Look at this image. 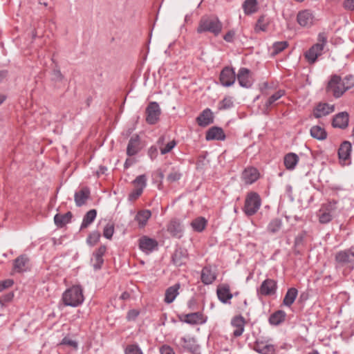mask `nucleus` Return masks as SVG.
I'll use <instances>...</instances> for the list:
<instances>
[{
    "mask_svg": "<svg viewBox=\"0 0 354 354\" xmlns=\"http://www.w3.org/2000/svg\"><path fill=\"white\" fill-rule=\"evenodd\" d=\"M354 86V76L346 75L344 79L337 75H331L326 87V92L339 98L343 94Z\"/></svg>",
    "mask_w": 354,
    "mask_h": 354,
    "instance_id": "1",
    "label": "nucleus"
},
{
    "mask_svg": "<svg viewBox=\"0 0 354 354\" xmlns=\"http://www.w3.org/2000/svg\"><path fill=\"white\" fill-rule=\"evenodd\" d=\"M223 24L215 15H204L199 20L196 29L198 33H212L218 36L222 31Z\"/></svg>",
    "mask_w": 354,
    "mask_h": 354,
    "instance_id": "2",
    "label": "nucleus"
},
{
    "mask_svg": "<svg viewBox=\"0 0 354 354\" xmlns=\"http://www.w3.org/2000/svg\"><path fill=\"white\" fill-rule=\"evenodd\" d=\"M62 300L66 306L77 307L84 301L82 288L79 285L73 286L62 294Z\"/></svg>",
    "mask_w": 354,
    "mask_h": 354,
    "instance_id": "3",
    "label": "nucleus"
},
{
    "mask_svg": "<svg viewBox=\"0 0 354 354\" xmlns=\"http://www.w3.org/2000/svg\"><path fill=\"white\" fill-rule=\"evenodd\" d=\"M327 35L325 32H320L317 37L318 42L313 45L304 53V57L309 64H313L324 52V47L327 44Z\"/></svg>",
    "mask_w": 354,
    "mask_h": 354,
    "instance_id": "4",
    "label": "nucleus"
},
{
    "mask_svg": "<svg viewBox=\"0 0 354 354\" xmlns=\"http://www.w3.org/2000/svg\"><path fill=\"white\" fill-rule=\"evenodd\" d=\"M261 205V200L259 194L254 192H249L245 200L243 212L247 216H252L258 212Z\"/></svg>",
    "mask_w": 354,
    "mask_h": 354,
    "instance_id": "5",
    "label": "nucleus"
},
{
    "mask_svg": "<svg viewBox=\"0 0 354 354\" xmlns=\"http://www.w3.org/2000/svg\"><path fill=\"white\" fill-rule=\"evenodd\" d=\"M335 266L336 269L344 266H348L353 269L354 268V252L350 249L337 252L335 254Z\"/></svg>",
    "mask_w": 354,
    "mask_h": 354,
    "instance_id": "6",
    "label": "nucleus"
},
{
    "mask_svg": "<svg viewBox=\"0 0 354 354\" xmlns=\"http://www.w3.org/2000/svg\"><path fill=\"white\" fill-rule=\"evenodd\" d=\"M180 322L189 325H201L207 322V317L201 312H196L178 315Z\"/></svg>",
    "mask_w": 354,
    "mask_h": 354,
    "instance_id": "7",
    "label": "nucleus"
},
{
    "mask_svg": "<svg viewBox=\"0 0 354 354\" xmlns=\"http://www.w3.org/2000/svg\"><path fill=\"white\" fill-rule=\"evenodd\" d=\"M161 114V109L156 102H151L146 108V122L149 124H155L158 122Z\"/></svg>",
    "mask_w": 354,
    "mask_h": 354,
    "instance_id": "8",
    "label": "nucleus"
},
{
    "mask_svg": "<svg viewBox=\"0 0 354 354\" xmlns=\"http://www.w3.org/2000/svg\"><path fill=\"white\" fill-rule=\"evenodd\" d=\"M336 209V202L330 201L322 205L319 211V221L322 224H326L333 219L332 212Z\"/></svg>",
    "mask_w": 354,
    "mask_h": 354,
    "instance_id": "9",
    "label": "nucleus"
},
{
    "mask_svg": "<svg viewBox=\"0 0 354 354\" xmlns=\"http://www.w3.org/2000/svg\"><path fill=\"white\" fill-rule=\"evenodd\" d=\"M277 289V281L272 279H266L257 289V294L261 296H271L276 293Z\"/></svg>",
    "mask_w": 354,
    "mask_h": 354,
    "instance_id": "10",
    "label": "nucleus"
},
{
    "mask_svg": "<svg viewBox=\"0 0 354 354\" xmlns=\"http://www.w3.org/2000/svg\"><path fill=\"white\" fill-rule=\"evenodd\" d=\"M219 80L223 86L229 87L232 86L236 81V73L232 68L224 67L220 73Z\"/></svg>",
    "mask_w": 354,
    "mask_h": 354,
    "instance_id": "11",
    "label": "nucleus"
},
{
    "mask_svg": "<svg viewBox=\"0 0 354 354\" xmlns=\"http://www.w3.org/2000/svg\"><path fill=\"white\" fill-rule=\"evenodd\" d=\"M253 349L260 354H275V346L268 340L257 339L253 346Z\"/></svg>",
    "mask_w": 354,
    "mask_h": 354,
    "instance_id": "12",
    "label": "nucleus"
},
{
    "mask_svg": "<svg viewBox=\"0 0 354 354\" xmlns=\"http://www.w3.org/2000/svg\"><path fill=\"white\" fill-rule=\"evenodd\" d=\"M297 21L303 28H310L314 24L315 16L311 10H303L297 13Z\"/></svg>",
    "mask_w": 354,
    "mask_h": 354,
    "instance_id": "13",
    "label": "nucleus"
},
{
    "mask_svg": "<svg viewBox=\"0 0 354 354\" xmlns=\"http://www.w3.org/2000/svg\"><path fill=\"white\" fill-rule=\"evenodd\" d=\"M239 85L243 88H250L253 84V80L251 76L250 71L246 68H241L238 74L236 75Z\"/></svg>",
    "mask_w": 354,
    "mask_h": 354,
    "instance_id": "14",
    "label": "nucleus"
},
{
    "mask_svg": "<svg viewBox=\"0 0 354 354\" xmlns=\"http://www.w3.org/2000/svg\"><path fill=\"white\" fill-rule=\"evenodd\" d=\"M349 115L346 111L338 113L333 116L332 126L334 128L345 129L348 126Z\"/></svg>",
    "mask_w": 354,
    "mask_h": 354,
    "instance_id": "15",
    "label": "nucleus"
},
{
    "mask_svg": "<svg viewBox=\"0 0 354 354\" xmlns=\"http://www.w3.org/2000/svg\"><path fill=\"white\" fill-rule=\"evenodd\" d=\"M334 111V104L320 102L313 109V115L316 118H320L333 113Z\"/></svg>",
    "mask_w": 354,
    "mask_h": 354,
    "instance_id": "16",
    "label": "nucleus"
},
{
    "mask_svg": "<svg viewBox=\"0 0 354 354\" xmlns=\"http://www.w3.org/2000/svg\"><path fill=\"white\" fill-rule=\"evenodd\" d=\"M158 247V242L156 239L149 238L146 236L139 239V248L146 254H149Z\"/></svg>",
    "mask_w": 354,
    "mask_h": 354,
    "instance_id": "17",
    "label": "nucleus"
},
{
    "mask_svg": "<svg viewBox=\"0 0 354 354\" xmlns=\"http://www.w3.org/2000/svg\"><path fill=\"white\" fill-rule=\"evenodd\" d=\"M216 294L220 301L223 304L230 303L233 295L230 292V288L228 284H221L217 287Z\"/></svg>",
    "mask_w": 354,
    "mask_h": 354,
    "instance_id": "18",
    "label": "nucleus"
},
{
    "mask_svg": "<svg viewBox=\"0 0 354 354\" xmlns=\"http://www.w3.org/2000/svg\"><path fill=\"white\" fill-rule=\"evenodd\" d=\"M188 259V252L185 248H177L172 255V261L178 267L185 265Z\"/></svg>",
    "mask_w": 354,
    "mask_h": 354,
    "instance_id": "19",
    "label": "nucleus"
},
{
    "mask_svg": "<svg viewBox=\"0 0 354 354\" xmlns=\"http://www.w3.org/2000/svg\"><path fill=\"white\" fill-rule=\"evenodd\" d=\"M259 178V173L254 167L245 169L242 173L241 178L247 185H251L256 182Z\"/></svg>",
    "mask_w": 354,
    "mask_h": 354,
    "instance_id": "20",
    "label": "nucleus"
},
{
    "mask_svg": "<svg viewBox=\"0 0 354 354\" xmlns=\"http://www.w3.org/2000/svg\"><path fill=\"white\" fill-rule=\"evenodd\" d=\"M245 321V319L239 315L234 317L232 321L231 324L234 328L233 330V336L235 337H240L244 332Z\"/></svg>",
    "mask_w": 354,
    "mask_h": 354,
    "instance_id": "21",
    "label": "nucleus"
},
{
    "mask_svg": "<svg viewBox=\"0 0 354 354\" xmlns=\"http://www.w3.org/2000/svg\"><path fill=\"white\" fill-rule=\"evenodd\" d=\"M197 123L201 127H206L214 122L213 113L209 109H205L196 118Z\"/></svg>",
    "mask_w": 354,
    "mask_h": 354,
    "instance_id": "22",
    "label": "nucleus"
},
{
    "mask_svg": "<svg viewBox=\"0 0 354 354\" xmlns=\"http://www.w3.org/2000/svg\"><path fill=\"white\" fill-rule=\"evenodd\" d=\"M205 138L207 140H224L225 134L222 128L213 127L207 131Z\"/></svg>",
    "mask_w": 354,
    "mask_h": 354,
    "instance_id": "23",
    "label": "nucleus"
},
{
    "mask_svg": "<svg viewBox=\"0 0 354 354\" xmlns=\"http://www.w3.org/2000/svg\"><path fill=\"white\" fill-rule=\"evenodd\" d=\"M140 150V138L138 135H135L129 141L127 147V154L129 156H133L137 154Z\"/></svg>",
    "mask_w": 354,
    "mask_h": 354,
    "instance_id": "24",
    "label": "nucleus"
},
{
    "mask_svg": "<svg viewBox=\"0 0 354 354\" xmlns=\"http://www.w3.org/2000/svg\"><path fill=\"white\" fill-rule=\"evenodd\" d=\"M90 197V190L88 187H83L75 193L74 199L77 207L84 205Z\"/></svg>",
    "mask_w": 354,
    "mask_h": 354,
    "instance_id": "25",
    "label": "nucleus"
},
{
    "mask_svg": "<svg viewBox=\"0 0 354 354\" xmlns=\"http://www.w3.org/2000/svg\"><path fill=\"white\" fill-rule=\"evenodd\" d=\"M167 231L173 236L180 238L183 235V228L179 221L173 219L167 225Z\"/></svg>",
    "mask_w": 354,
    "mask_h": 354,
    "instance_id": "26",
    "label": "nucleus"
},
{
    "mask_svg": "<svg viewBox=\"0 0 354 354\" xmlns=\"http://www.w3.org/2000/svg\"><path fill=\"white\" fill-rule=\"evenodd\" d=\"M201 281L205 285L212 284L216 279V274L209 266H205L201 271Z\"/></svg>",
    "mask_w": 354,
    "mask_h": 354,
    "instance_id": "27",
    "label": "nucleus"
},
{
    "mask_svg": "<svg viewBox=\"0 0 354 354\" xmlns=\"http://www.w3.org/2000/svg\"><path fill=\"white\" fill-rule=\"evenodd\" d=\"M351 144L348 141L343 142L338 150L339 158L341 160H346L349 159L351 152Z\"/></svg>",
    "mask_w": 354,
    "mask_h": 354,
    "instance_id": "28",
    "label": "nucleus"
},
{
    "mask_svg": "<svg viewBox=\"0 0 354 354\" xmlns=\"http://www.w3.org/2000/svg\"><path fill=\"white\" fill-rule=\"evenodd\" d=\"M106 251V247L105 245H101L98 249L93 253L95 263L93 267L97 270L101 268L103 263V256Z\"/></svg>",
    "mask_w": 354,
    "mask_h": 354,
    "instance_id": "29",
    "label": "nucleus"
},
{
    "mask_svg": "<svg viewBox=\"0 0 354 354\" xmlns=\"http://www.w3.org/2000/svg\"><path fill=\"white\" fill-rule=\"evenodd\" d=\"M165 140V137L164 136H162L158 138L157 141V144L159 146L160 153L162 155H165L166 153H169L176 145V142L174 140H173L169 142L165 146H163Z\"/></svg>",
    "mask_w": 354,
    "mask_h": 354,
    "instance_id": "30",
    "label": "nucleus"
},
{
    "mask_svg": "<svg viewBox=\"0 0 354 354\" xmlns=\"http://www.w3.org/2000/svg\"><path fill=\"white\" fill-rule=\"evenodd\" d=\"M299 162V156L295 153H289L284 157L283 162L286 168L293 170Z\"/></svg>",
    "mask_w": 354,
    "mask_h": 354,
    "instance_id": "31",
    "label": "nucleus"
},
{
    "mask_svg": "<svg viewBox=\"0 0 354 354\" xmlns=\"http://www.w3.org/2000/svg\"><path fill=\"white\" fill-rule=\"evenodd\" d=\"M242 8L246 15H250L258 10L257 0H245L242 4Z\"/></svg>",
    "mask_w": 354,
    "mask_h": 354,
    "instance_id": "32",
    "label": "nucleus"
},
{
    "mask_svg": "<svg viewBox=\"0 0 354 354\" xmlns=\"http://www.w3.org/2000/svg\"><path fill=\"white\" fill-rule=\"evenodd\" d=\"M28 258L26 255H21L14 261V269L16 272H21L27 269Z\"/></svg>",
    "mask_w": 354,
    "mask_h": 354,
    "instance_id": "33",
    "label": "nucleus"
},
{
    "mask_svg": "<svg viewBox=\"0 0 354 354\" xmlns=\"http://www.w3.org/2000/svg\"><path fill=\"white\" fill-rule=\"evenodd\" d=\"M151 216L150 210L144 209L138 212L135 217V220L138 223L140 227H144L148 220Z\"/></svg>",
    "mask_w": 354,
    "mask_h": 354,
    "instance_id": "34",
    "label": "nucleus"
},
{
    "mask_svg": "<svg viewBox=\"0 0 354 354\" xmlns=\"http://www.w3.org/2000/svg\"><path fill=\"white\" fill-rule=\"evenodd\" d=\"M310 133L313 138L319 140H324L327 138V133L324 128L318 125L312 127Z\"/></svg>",
    "mask_w": 354,
    "mask_h": 354,
    "instance_id": "35",
    "label": "nucleus"
},
{
    "mask_svg": "<svg viewBox=\"0 0 354 354\" xmlns=\"http://www.w3.org/2000/svg\"><path fill=\"white\" fill-rule=\"evenodd\" d=\"M72 218V213L71 212H68L64 214H57L54 216V221L57 226L63 227L66 224L68 223Z\"/></svg>",
    "mask_w": 354,
    "mask_h": 354,
    "instance_id": "36",
    "label": "nucleus"
},
{
    "mask_svg": "<svg viewBox=\"0 0 354 354\" xmlns=\"http://www.w3.org/2000/svg\"><path fill=\"white\" fill-rule=\"evenodd\" d=\"M297 294H298V291L296 288H289L287 290L286 294L283 298V304L285 306L290 307L295 301Z\"/></svg>",
    "mask_w": 354,
    "mask_h": 354,
    "instance_id": "37",
    "label": "nucleus"
},
{
    "mask_svg": "<svg viewBox=\"0 0 354 354\" xmlns=\"http://www.w3.org/2000/svg\"><path fill=\"white\" fill-rule=\"evenodd\" d=\"M179 288V285H175L168 288L165 292V301L167 304H171L174 301L176 297H177L178 292V290Z\"/></svg>",
    "mask_w": 354,
    "mask_h": 354,
    "instance_id": "38",
    "label": "nucleus"
},
{
    "mask_svg": "<svg viewBox=\"0 0 354 354\" xmlns=\"http://www.w3.org/2000/svg\"><path fill=\"white\" fill-rule=\"evenodd\" d=\"M97 216V212L93 209L86 212L84 216L82 223L81 224L80 229L86 228L91 223H92L95 219Z\"/></svg>",
    "mask_w": 354,
    "mask_h": 354,
    "instance_id": "39",
    "label": "nucleus"
},
{
    "mask_svg": "<svg viewBox=\"0 0 354 354\" xmlns=\"http://www.w3.org/2000/svg\"><path fill=\"white\" fill-rule=\"evenodd\" d=\"M286 314L283 310H277L272 314L269 318V322L272 325H279L282 323L286 318Z\"/></svg>",
    "mask_w": 354,
    "mask_h": 354,
    "instance_id": "40",
    "label": "nucleus"
},
{
    "mask_svg": "<svg viewBox=\"0 0 354 354\" xmlns=\"http://www.w3.org/2000/svg\"><path fill=\"white\" fill-rule=\"evenodd\" d=\"M206 225L207 220L202 216L195 218L191 223V226L192 227L194 230L198 232H201L202 231H203Z\"/></svg>",
    "mask_w": 354,
    "mask_h": 354,
    "instance_id": "41",
    "label": "nucleus"
},
{
    "mask_svg": "<svg viewBox=\"0 0 354 354\" xmlns=\"http://www.w3.org/2000/svg\"><path fill=\"white\" fill-rule=\"evenodd\" d=\"M282 227V221L279 218H274L272 219L267 227V231L272 234H276L281 229Z\"/></svg>",
    "mask_w": 354,
    "mask_h": 354,
    "instance_id": "42",
    "label": "nucleus"
},
{
    "mask_svg": "<svg viewBox=\"0 0 354 354\" xmlns=\"http://www.w3.org/2000/svg\"><path fill=\"white\" fill-rule=\"evenodd\" d=\"M147 176L145 174L138 176L133 181L132 184L134 185L136 189H140L143 192L144 189L147 186Z\"/></svg>",
    "mask_w": 354,
    "mask_h": 354,
    "instance_id": "43",
    "label": "nucleus"
},
{
    "mask_svg": "<svg viewBox=\"0 0 354 354\" xmlns=\"http://www.w3.org/2000/svg\"><path fill=\"white\" fill-rule=\"evenodd\" d=\"M288 46V43L286 41H277L274 42L272 46V53L271 55L272 56H274L281 52H282L283 50H285Z\"/></svg>",
    "mask_w": 354,
    "mask_h": 354,
    "instance_id": "44",
    "label": "nucleus"
},
{
    "mask_svg": "<svg viewBox=\"0 0 354 354\" xmlns=\"http://www.w3.org/2000/svg\"><path fill=\"white\" fill-rule=\"evenodd\" d=\"M285 94V91L283 90H279L272 94L271 96L268 97L267 101L265 103V106L266 109L270 107L277 100L280 99Z\"/></svg>",
    "mask_w": 354,
    "mask_h": 354,
    "instance_id": "45",
    "label": "nucleus"
},
{
    "mask_svg": "<svg viewBox=\"0 0 354 354\" xmlns=\"http://www.w3.org/2000/svg\"><path fill=\"white\" fill-rule=\"evenodd\" d=\"M234 106V102L232 97H225L222 101L219 102L218 109L220 110H226L232 108Z\"/></svg>",
    "mask_w": 354,
    "mask_h": 354,
    "instance_id": "46",
    "label": "nucleus"
},
{
    "mask_svg": "<svg viewBox=\"0 0 354 354\" xmlns=\"http://www.w3.org/2000/svg\"><path fill=\"white\" fill-rule=\"evenodd\" d=\"M268 23L266 21L265 16H261L255 26L254 30L257 32L259 31H266L268 28Z\"/></svg>",
    "mask_w": 354,
    "mask_h": 354,
    "instance_id": "47",
    "label": "nucleus"
},
{
    "mask_svg": "<svg viewBox=\"0 0 354 354\" xmlns=\"http://www.w3.org/2000/svg\"><path fill=\"white\" fill-rule=\"evenodd\" d=\"M100 238V232H97V231H93L87 237L86 243L89 245L93 246V245H95L97 243V241H99Z\"/></svg>",
    "mask_w": 354,
    "mask_h": 354,
    "instance_id": "48",
    "label": "nucleus"
},
{
    "mask_svg": "<svg viewBox=\"0 0 354 354\" xmlns=\"http://www.w3.org/2000/svg\"><path fill=\"white\" fill-rule=\"evenodd\" d=\"M114 233V225L113 223H107L103 230V236L108 239H111Z\"/></svg>",
    "mask_w": 354,
    "mask_h": 354,
    "instance_id": "49",
    "label": "nucleus"
},
{
    "mask_svg": "<svg viewBox=\"0 0 354 354\" xmlns=\"http://www.w3.org/2000/svg\"><path fill=\"white\" fill-rule=\"evenodd\" d=\"M125 354H143L140 348L137 344L128 345L124 351Z\"/></svg>",
    "mask_w": 354,
    "mask_h": 354,
    "instance_id": "50",
    "label": "nucleus"
},
{
    "mask_svg": "<svg viewBox=\"0 0 354 354\" xmlns=\"http://www.w3.org/2000/svg\"><path fill=\"white\" fill-rule=\"evenodd\" d=\"M182 174L178 170L173 169L167 176V180L174 183L180 180Z\"/></svg>",
    "mask_w": 354,
    "mask_h": 354,
    "instance_id": "51",
    "label": "nucleus"
},
{
    "mask_svg": "<svg viewBox=\"0 0 354 354\" xmlns=\"http://www.w3.org/2000/svg\"><path fill=\"white\" fill-rule=\"evenodd\" d=\"M193 342V339L190 337H182L180 339V344L185 348L190 349L191 348V343Z\"/></svg>",
    "mask_w": 354,
    "mask_h": 354,
    "instance_id": "52",
    "label": "nucleus"
},
{
    "mask_svg": "<svg viewBox=\"0 0 354 354\" xmlns=\"http://www.w3.org/2000/svg\"><path fill=\"white\" fill-rule=\"evenodd\" d=\"M139 314H140V311L138 310H136V309L129 310L127 315V319L129 321L135 320L138 317Z\"/></svg>",
    "mask_w": 354,
    "mask_h": 354,
    "instance_id": "53",
    "label": "nucleus"
},
{
    "mask_svg": "<svg viewBox=\"0 0 354 354\" xmlns=\"http://www.w3.org/2000/svg\"><path fill=\"white\" fill-rule=\"evenodd\" d=\"M142 193V191L134 188V189L129 194L128 198L131 201L136 200Z\"/></svg>",
    "mask_w": 354,
    "mask_h": 354,
    "instance_id": "54",
    "label": "nucleus"
},
{
    "mask_svg": "<svg viewBox=\"0 0 354 354\" xmlns=\"http://www.w3.org/2000/svg\"><path fill=\"white\" fill-rule=\"evenodd\" d=\"M14 282L12 279H6L4 281H0V292L3 290L11 287L13 285Z\"/></svg>",
    "mask_w": 354,
    "mask_h": 354,
    "instance_id": "55",
    "label": "nucleus"
},
{
    "mask_svg": "<svg viewBox=\"0 0 354 354\" xmlns=\"http://www.w3.org/2000/svg\"><path fill=\"white\" fill-rule=\"evenodd\" d=\"M60 344L68 345L75 348H77V343L75 341L71 339L70 338L68 337L63 338Z\"/></svg>",
    "mask_w": 354,
    "mask_h": 354,
    "instance_id": "56",
    "label": "nucleus"
},
{
    "mask_svg": "<svg viewBox=\"0 0 354 354\" xmlns=\"http://www.w3.org/2000/svg\"><path fill=\"white\" fill-rule=\"evenodd\" d=\"M235 36V31L234 30H229L223 37V39L227 42H233Z\"/></svg>",
    "mask_w": 354,
    "mask_h": 354,
    "instance_id": "57",
    "label": "nucleus"
},
{
    "mask_svg": "<svg viewBox=\"0 0 354 354\" xmlns=\"http://www.w3.org/2000/svg\"><path fill=\"white\" fill-rule=\"evenodd\" d=\"M343 7L346 10H354V0H344Z\"/></svg>",
    "mask_w": 354,
    "mask_h": 354,
    "instance_id": "58",
    "label": "nucleus"
},
{
    "mask_svg": "<svg viewBox=\"0 0 354 354\" xmlns=\"http://www.w3.org/2000/svg\"><path fill=\"white\" fill-rule=\"evenodd\" d=\"M160 353L161 354H175L173 348H171L169 346L164 345L160 348Z\"/></svg>",
    "mask_w": 354,
    "mask_h": 354,
    "instance_id": "59",
    "label": "nucleus"
},
{
    "mask_svg": "<svg viewBox=\"0 0 354 354\" xmlns=\"http://www.w3.org/2000/svg\"><path fill=\"white\" fill-rule=\"evenodd\" d=\"M53 80L55 81H62L63 79V75L61 71L59 69H55L53 72Z\"/></svg>",
    "mask_w": 354,
    "mask_h": 354,
    "instance_id": "60",
    "label": "nucleus"
},
{
    "mask_svg": "<svg viewBox=\"0 0 354 354\" xmlns=\"http://www.w3.org/2000/svg\"><path fill=\"white\" fill-rule=\"evenodd\" d=\"M149 156L151 159H154L157 156V149L155 147H151L149 149Z\"/></svg>",
    "mask_w": 354,
    "mask_h": 354,
    "instance_id": "61",
    "label": "nucleus"
},
{
    "mask_svg": "<svg viewBox=\"0 0 354 354\" xmlns=\"http://www.w3.org/2000/svg\"><path fill=\"white\" fill-rule=\"evenodd\" d=\"M134 161L132 159L127 158L124 162V167L125 169L129 168L133 164Z\"/></svg>",
    "mask_w": 354,
    "mask_h": 354,
    "instance_id": "62",
    "label": "nucleus"
},
{
    "mask_svg": "<svg viewBox=\"0 0 354 354\" xmlns=\"http://www.w3.org/2000/svg\"><path fill=\"white\" fill-rule=\"evenodd\" d=\"M122 300H127L130 298V294L127 292H124L120 297Z\"/></svg>",
    "mask_w": 354,
    "mask_h": 354,
    "instance_id": "63",
    "label": "nucleus"
},
{
    "mask_svg": "<svg viewBox=\"0 0 354 354\" xmlns=\"http://www.w3.org/2000/svg\"><path fill=\"white\" fill-rule=\"evenodd\" d=\"M7 75H8L7 71H0V82L6 78Z\"/></svg>",
    "mask_w": 354,
    "mask_h": 354,
    "instance_id": "64",
    "label": "nucleus"
}]
</instances>
